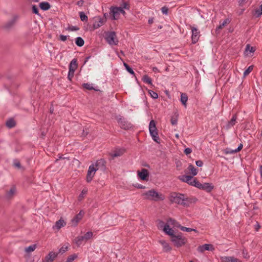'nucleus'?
Returning <instances> with one entry per match:
<instances>
[{"label": "nucleus", "instance_id": "f257e3e1", "mask_svg": "<svg viewBox=\"0 0 262 262\" xmlns=\"http://www.w3.org/2000/svg\"><path fill=\"white\" fill-rule=\"evenodd\" d=\"M159 224L160 227L163 228V232L170 237V241L174 246L181 247L186 244L187 242V238L183 236L181 233L175 234L174 231L167 222L164 224L163 222L160 221Z\"/></svg>", "mask_w": 262, "mask_h": 262}, {"label": "nucleus", "instance_id": "f03ea898", "mask_svg": "<svg viewBox=\"0 0 262 262\" xmlns=\"http://www.w3.org/2000/svg\"><path fill=\"white\" fill-rule=\"evenodd\" d=\"M168 199L171 203H175L183 206H188L191 203L190 199L186 195L177 192L170 193Z\"/></svg>", "mask_w": 262, "mask_h": 262}, {"label": "nucleus", "instance_id": "7ed1b4c3", "mask_svg": "<svg viewBox=\"0 0 262 262\" xmlns=\"http://www.w3.org/2000/svg\"><path fill=\"white\" fill-rule=\"evenodd\" d=\"M142 196L145 200L154 202L163 201L165 199L164 194L162 193L158 192L154 189L143 192L142 194Z\"/></svg>", "mask_w": 262, "mask_h": 262}, {"label": "nucleus", "instance_id": "20e7f679", "mask_svg": "<svg viewBox=\"0 0 262 262\" xmlns=\"http://www.w3.org/2000/svg\"><path fill=\"white\" fill-rule=\"evenodd\" d=\"M100 163V161H97L89 166L86 177V181L88 183H90L92 181L96 171L99 168Z\"/></svg>", "mask_w": 262, "mask_h": 262}, {"label": "nucleus", "instance_id": "39448f33", "mask_svg": "<svg viewBox=\"0 0 262 262\" xmlns=\"http://www.w3.org/2000/svg\"><path fill=\"white\" fill-rule=\"evenodd\" d=\"M149 131L152 140L156 142L159 143L160 139L158 136V129L156 127V122L153 120H151L149 122Z\"/></svg>", "mask_w": 262, "mask_h": 262}, {"label": "nucleus", "instance_id": "423d86ee", "mask_svg": "<svg viewBox=\"0 0 262 262\" xmlns=\"http://www.w3.org/2000/svg\"><path fill=\"white\" fill-rule=\"evenodd\" d=\"M167 222L168 223V225L170 224L172 228H179L183 231L188 232L194 231L196 233L198 232V230L195 229L187 228L181 226L177 221L171 218L168 219L167 220Z\"/></svg>", "mask_w": 262, "mask_h": 262}, {"label": "nucleus", "instance_id": "0eeeda50", "mask_svg": "<svg viewBox=\"0 0 262 262\" xmlns=\"http://www.w3.org/2000/svg\"><path fill=\"white\" fill-rule=\"evenodd\" d=\"M93 236V233L91 231H89L83 236H78L76 237L73 242L78 247H79L83 242L85 243L87 241L92 238Z\"/></svg>", "mask_w": 262, "mask_h": 262}, {"label": "nucleus", "instance_id": "6e6552de", "mask_svg": "<svg viewBox=\"0 0 262 262\" xmlns=\"http://www.w3.org/2000/svg\"><path fill=\"white\" fill-rule=\"evenodd\" d=\"M105 39L107 42L111 45H117L118 43L116 33L114 32H109L105 34Z\"/></svg>", "mask_w": 262, "mask_h": 262}, {"label": "nucleus", "instance_id": "1a4fd4ad", "mask_svg": "<svg viewBox=\"0 0 262 262\" xmlns=\"http://www.w3.org/2000/svg\"><path fill=\"white\" fill-rule=\"evenodd\" d=\"M179 179L182 182H186L191 186L196 187L198 181L196 179H193V177L190 176L183 175L179 177Z\"/></svg>", "mask_w": 262, "mask_h": 262}, {"label": "nucleus", "instance_id": "9d476101", "mask_svg": "<svg viewBox=\"0 0 262 262\" xmlns=\"http://www.w3.org/2000/svg\"><path fill=\"white\" fill-rule=\"evenodd\" d=\"M196 187L200 189H202L203 190L206 191L207 192H211L213 189L214 188V186L209 183H201L199 181H198L196 185Z\"/></svg>", "mask_w": 262, "mask_h": 262}, {"label": "nucleus", "instance_id": "9b49d317", "mask_svg": "<svg viewBox=\"0 0 262 262\" xmlns=\"http://www.w3.org/2000/svg\"><path fill=\"white\" fill-rule=\"evenodd\" d=\"M192 32L191 39L193 43H195L200 37V31L194 27H190Z\"/></svg>", "mask_w": 262, "mask_h": 262}, {"label": "nucleus", "instance_id": "f8f14e48", "mask_svg": "<svg viewBox=\"0 0 262 262\" xmlns=\"http://www.w3.org/2000/svg\"><path fill=\"white\" fill-rule=\"evenodd\" d=\"M112 12L113 14V19H117L118 18V15L122 13L123 15L125 14V11L123 9V8L121 7H115L113 8L112 9Z\"/></svg>", "mask_w": 262, "mask_h": 262}, {"label": "nucleus", "instance_id": "ddd939ff", "mask_svg": "<svg viewBox=\"0 0 262 262\" xmlns=\"http://www.w3.org/2000/svg\"><path fill=\"white\" fill-rule=\"evenodd\" d=\"M105 22V19L100 17H96L94 18V23L93 25V30L96 29L102 26Z\"/></svg>", "mask_w": 262, "mask_h": 262}, {"label": "nucleus", "instance_id": "4468645a", "mask_svg": "<svg viewBox=\"0 0 262 262\" xmlns=\"http://www.w3.org/2000/svg\"><path fill=\"white\" fill-rule=\"evenodd\" d=\"M57 256V253L51 251L42 259V262H53Z\"/></svg>", "mask_w": 262, "mask_h": 262}, {"label": "nucleus", "instance_id": "2eb2a0df", "mask_svg": "<svg viewBox=\"0 0 262 262\" xmlns=\"http://www.w3.org/2000/svg\"><path fill=\"white\" fill-rule=\"evenodd\" d=\"M84 214V212L82 211H80L78 214L75 215L71 221L72 226H77L78 222L82 219Z\"/></svg>", "mask_w": 262, "mask_h": 262}, {"label": "nucleus", "instance_id": "dca6fc26", "mask_svg": "<svg viewBox=\"0 0 262 262\" xmlns=\"http://www.w3.org/2000/svg\"><path fill=\"white\" fill-rule=\"evenodd\" d=\"M16 188L15 186L11 187L9 190L6 191L5 197L8 200L12 199L16 194Z\"/></svg>", "mask_w": 262, "mask_h": 262}, {"label": "nucleus", "instance_id": "f3484780", "mask_svg": "<svg viewBox=\"0 0 262 262\" xmlns=\"http://www.w3.org/2000/svg\"><path fill=\"white\" fill-rule=\"evenodd\" d=\"M214 250L213 246L210 244H204L202 246H200L198 248V251L199 252H203L206 250L213 251Z\"/></svg>", "mask_w": 262, "mask_h": 262}, {"label": "nucleus", "instance_id": "a211bd4d", "mask_svg": "<svg viewBox=\"0 0 262 262\" xmlns=\"http://www.w3.org/2000/svg\"><path fill=\"white\" fill-rule=\"evenodd\" d=\"M159 243L162 246L163 250L164 252H168L171 250V247L169 244L165 240L161 239L159 241Z\"/></svg>", "mask_w": 262, "mask_h": 262}, {"label": "nucleus", "instance_id": "6ab92c4d", "mask_svg": "<svg viewBox=\"0 0 262 262\" xmlns=\"http://www.w3.org/2000/svg\"><path fill=\"white\" fill-rule=\"evenodd\" d=\"M221 262H242L239 259L233 256H223L221 257Z\"/></svg>", "mask_w": 262, "mask_h": 262}, {"label": "nucleus", "instance_id": "aec40b11", "mask_svg": "<svg viewBox=\"0 0 262 262\" xmlns=\"http://www.w3.org/2000/svg\"><path fill=\"white\" fill-rule=\"evenodd\" d=\"M138 176L142 180H146L148 176V171L146 169L143 168L141 171H138Z\"/></svg>", "mask_w": 262, "mask_h": 262}, {"label": "nucleus", "instance_id": "412c9836", "mask_svg": "<svg viewBox=\"0 0 262 262\" xmlns=\"http://www.w3.org/2000/svg\"><path fill=\"white\" fill-rule=\"evenodd\" d=\"M255 48L253 47L250 46V45L248 44L246 45L245 50V55L247 56H251V54L253 53L255 51Z\"/></svg>", "mask_w": 262, "mask_h": 262}, {"label": "nucleus", "instance_id": "4be33fe9", "mask_svg": "<svg viewBox=\"0 0 262 262\" xmlns=\"http://www.w3.org/2000/svg\"><path fill=\"white\" fill-rule=\"evenodd\" d=\"M125 151L124 149H116L111 154V156L112 158L120 157L125 152Z\"/></svg>", "mask_w": 262, "mask_h": 262}, {"label": "nucleus", "instance_id": "5701e85b", "mask_svg": "<svg viewBox=\"0 0 262 262\" xmlns=\"http://www.w3.org/2000/svg\"><path fill=\"white\" fill-rule=\"evenodd\" d=\"M77 60L75 59H73L70 63L69 71L75 72V71L77 69Z\"/></svg>", "mask_w": 262, "mask_h": 262}, {"label": "nucleus", "instance_id": "b1692460", "mask_svg": "<svg viewBox=\"0 0 262 262\" xmlns=\"http://www.w3.org/2000/svg\"><path fill=\"white\" fill-rule=\"evenodd\" d=\"M66 225V222L62 219H60L59 220L56 222L55 227L58 230L61 227L65 226Z\"/></svg>", "mask_w": 262, "mask_h": 262}, {"label": "nucleus", "instance_id": "393cba45", "mask_svg": "<svg viewBox=\"0 0 262 262\" xmlns=\"http://www.w3.org/2000/svg\"><path fill=\"white\" fill-rule=\"evenodd\" d=\"M230 22V20L228 18H226L223 21V23H220V25L217 27L216 28V31L218 30H220V29H223L224 27H225L226 26H227L228 24H229Z\"/></svg>", "mask_w": 262, "mask_h": 262}, {"label": "nucleus", "instance_id": "a878e982", "mask_svg": "<svg viewBox=\"0 0 262 262\" xmlns=\"http://www.w3.org/2000/svg\"><path fill=\"white\" fill-rule=\"evenodd\" d=\"M39 7L43 10H48L50 8V5L48 2H41L39 4Z\"/></svg>", "mask_w": 262, "mask_h": 262}, {"label": "nucleus", "instance_id": "bb28decb", "mask_svg": "<svg viewBox=\"0 0 262 262\" xmlns=\"http://www.w3.org/2000/svg\"><path fill=\"white\" fill-rule=\"evenodd\" d=\"M188 96L187 94L185 93H182L181 95V101L185 106H186Z\"/></svg>", "mask_w": 262, "mask_h": 262}, {"label": "nucleus", "instance_id": "cd10ccee", "mask_svg": "<svg viewBox=\"0 0 262 262\" xmlns=\"http://www.w3.org/2000/svg\"><path fill=\"white\" fill-rule=\"evenodd\" d=\"M188 169L190 171L191 173L192 174V177L196 176L198 173L197 169L191 164L188 166Z\"/></svg>", "mask_w": 262, "mask_h": 262}, {"label": "nucleus", "instance_id": "c85d7f7f", "mask_svg": "<svg viewBox=\"0 0 262 262\" xmlns=\"http://www.w3.org/2000/svg\"><path fill=\"white\" fill-rule=\"evenodd\" d=\"M36 247L37 246L36 244H33L32 245L29 246L28 247H26L25 249V251L27 253H30L31 252L34 251L36 248Z\"/></svg>", "mask_w": 262, "mask_h": 262}, {"label": "nucleus", "instance_id": "c756f323", "mask_svg": "<svg viewBox=\"0 0 262 262\" xmlns=\"http://www.w3.org/2000/svg\"><path fill=\"white\" fill-rule=\"evenodd\" d=\"M243 146V144L242 143H241L238 145V147L236 149H235V150H229L226 151V154H232L237 152L239 151L242 149Z\"/></svg>", "mask_w": 262, "mask_h": 262}, {"label": "nucleus", "instance_id": "7c9ffc66", "mask_svg": "<svg viewBox=\"0 0 262 262\" xmlns=\"http://www.w3.org/2000/svg\"><path fill=\"white\" fill-rule=\"evenodd\" d=\"M84 41L83 39L80 37H78L76 38L75 43L79 47H82L84 45Z\"/></svg>", "mask_w": 262, "mask_h": 262}, {"label": "nucleus", "instance_id": "2f4dec72", "mask_svg": "<svg viewBox=\"0 0 262 262\" xmlns=\"http://www.w3.org/2000/svg\"><path fill=\"white\" fill-rule=\"evenodd\" d=\"M88 192V189L84 188L81 192L80 194L79 195L78 199L79 201H81L84 197L85 195Z\"/></svg>", "mask_w": 262, "mask_h": 262}, {"label": "nucleus", "instance_id": "473e14b6", "mask_svg": "<svg viewBox=\"0 0 262 262\" xmlns=\"http://www.w3.org/2000/svg\"><path fill=\"white\" fill-rule=\"evenodd\" d=\"M262 14V4L260 5L258 8H257L254 11V15L257 17L260 16Z\"/></svg>", "mask_w": 262, "mask_h": 262}, {"label": "nucleus", "instance_id": "72a5a7b5", "mask_svg": "<svg viewBox=\"0 0 262 262\" xmlns=\"http://www.w3.org/2000/svg\"><path fill=\"white\" fill-rule=\"evenodd\" d=\"M6 125L9 128H12L15 126V122L13 119H11L7 121Z\"/></svg>", "mask_w": 262, "mask_h": 262}, {"label": "nucleus", "instance_id": "f704fd0d", "mask_svg": "<svg viewBox=\"0 0 262 262\" xmlns=\"http://www.w3.org/2000/svg\"><path fill=\"white\" fill-rule=\"evenodd\" d=\"M236 119V116H233L232 119H231L230 121L229 122L228 124V127H230L231 126H233L235 124Z\"/></svg>", "mask_w": 262, "mask_h": 262}, {"label": "nucleus", "instance_id": "c9c22d12", "mask_svg": "<svg viewBox=\"0 0 262 262\" xmlns=\"http://www.w3.org/2000/svg\"><path fill=\"white\" fill-rule=\"evenodd\" d=\"M77 257V255L76 254H72L68 256L65 262H73Z\"/></svg>", "mask_w": 262, "mask_h": 262}, {"label": "nucleus", "instance_id": "e433bc0d", "mask_svg": "<svg viewBox=\"0 0 262 262\" xmlns=\"http://www.w3.org/2000/svg\"><path fill=\"white\" fill-rule=\"evenodd\" d=\"M142 79L144 82L147 83L149 84H152L151 79L149 77H148L147 75H144Z\"/></svg>", "mask_w": 262, "mask_h": 262}, {"label": "nucleus", "instance_id": "4c0bfd02", "mask_svg": "<svg viewBox=\"0 0 262 262\" xmlns=\"http://www.w3.org/2000/svg\"><path fill=\"white\" fill-rule=\"evenodd\" d=\"M79 16L81 21H84L88 20V17L84 12H79Z\"/></svg>", "mask_w": 262, "mask_h": 262}, {"label": "nucleus", "instance_id": "58836bf2", "mask_svg": "<svg viewBox=\"0 0 262 262\" xmlns=\"http://www.w3.org/2000/svg\"><path fill=\"white\" fill-rule=\"evenodd\" d=\"M253 66H249L244 72V76L246 77L253 70Z\"/></svg>", "mask_w": 262, "mask_h": 262}, {"label": "nucleus", "instance_id": "ea45409f", "mask_svg": "<svg viewBox=\"0 0 262 262\" xmlns=\"http://www.w3.org/2000/svg\"><path fill=\"white\" fill-rule=\"evenodd\" d=\"M68 248H69L68 245L64 246H62L61 248H60L59 249V253L62 254V253H64L65 252H66L68 250Z\"/></svg>", "mask_w": 262, "mask_h": 262}, {"label": "nucleus", "instance_id": "a19ab883", "mask_svg": "<svg viewBox=\"0 0 262 262\" xmlns=\"http://www.w3.org/2000/svg\"><path fill=\"white\" fill-rule=\"evenodd\" d=\"M82 86L84 88L89 90H94V88L93 87L92 85L90 83H83L82 84Z\"/></svg>", "mask_w": 262, "mask_h": 262}, {"label": "nucleus", "instance_id": "79ce46f5", "mask_svg": "<svg viewBox=\"0 0 262 262\" xmlns=\"http://www.w3.org/2000/svg\"><path fill=\"white\" fill-rule=\"evenodd\" d=\"M149 94H150V96L154 98V99H157L158 97V95L157 93L155 92L154 91L152 90H149L148 91Z\"/></svg>", "mask_w": 262, "mask_h": 262}, {"label": "nucleus", "instance_id": "37998d69", "mask_svg": "<svg viewBox=\"0 0 262 262\" xmlns=\"http://www.w3.org/2000/svg\"><path fill=\"white\" fill-rule=\"evenodd\" d=\"M243 257L245 258L248 259L249 258V254L248 252L245 250H243Z\"/></svg>", "mask_w": 262, "mask_h": 262}, {"label": "nucleus", "instance_id": "c03bdc74", "mask_svg": "<svg viewBox=\"0 0 262 262\" xmlns=\"http://www.w3.org/2000/svg\"><path fill=\"white\" fill-rule=\"evenodd\" d=\"M161 11L163 14L166 15L168 13V9L166 7L164 6L161 8Z\"/></svg>", "mask_w": 262, "mask_h": 262}, {"label": "nucleus", "instance_id": "a18cd8bd", "mask_svg": "<svg viewBox=\"0 0 262 262\" xmlns=\"http://www.w3.org/2000/svg\"><path fill=\"white\" fill-rule=\"evenodd\" d=\"M74 72L69 71L68 78L70 80H71L74 76Z\"/></svg>", "mask_w": 262, "mask_h": 262}, {"label": "nucleus", "instance_id": "49530a36", "mask_svg": "<svg viewBox=\"0 0 262 262\" xmlns=\"http://www.w3.org/2000/svg\"><path fill=\"white\" fill-rule=\"evenodd\" d=\"M32 11L35 14H39L38 9L35 5L32 6Z\"/></svg>", "mask_w": 262, "mask_h": 262}, {"label": "nucleus", "instance_id": "de8ad7c7", "mask_svg": "<svg viewBox=\"0 0 262 262\" xmlns=\"http://www.w3.org/2000/svg\"><path fill=\"white\" fill-rule=\"evenodd\" d=\"M14 24V21H11L8 23H7L6 25V28H10L11 26H12Z\"/></svg>", "mask_w": 262, "mask_h": 262}, {"label": "nucleus", "instance_id": "09e8293b", "mask_svg": "<svg viewBox=\"0 0 262 262\" xmlns=\"http://www.w3.org/2000/svg\"><path fill=\"white\" fill-rule=\"evenodd\" d=\"M191 152H192V150L190 148H186L184 150V152L186 155H188V154H190Z\"/></svg>", "mask_w": 262, "mask_h": 262}, {"label": "nucleus", "instance_id": "8fccbe9b", "mask_svg": "<svg viewBox=\"0 0 262 262\" xmlns=\"http://www.w3.org/2000/svg\"><path fill=\"white\" fill-rule=\"evenodd\" d=\"M196 165L199 167H201L203 166V162L201 160H198L195 162Z\"/></svg>", "mask_w": 262, "mask_h": 262}, {"label": "nucleus", "instance_id": "3c124183", "mask_svg": "<svg viewBox=\"0 0 262 262\" xmlns=\"http://www.w3.org/2000/svg\"><path fill=\"white\" fill-rule=\"evenodd\" d=\"M127 71L132 75H135V73L130 67H128L126 69Z\"/></svg>", "mask_w": 262, "mask_h": 262}, {"label": "nucleus", "instance_id": "603ef678", "mask_svg": "<svg viewBox=\"0 0 262 262\" xmlns=\"http://www.w3.org/2000/svg\"><path fill=\"white\" fill-rule=\"evenodd\" d=\"M67 36L63 35H60V39L63 41H64L67 40Z\"/></svg>", "mask_w": 262, "mask_h": 262}, {"label": "nucleus", "instance_id": "864d4df0", "mask_svg": "<svg viewBox=\"0 0 262 262\" xmlns=\"http://www.w3.org/2000/svg\"><path fill=\"white\" fill-rule=\"evenodd\" d=\"M171 123L172 125H176L177 124V120L176 119L171 118Z\"/></svg>", "mask_w": 262, "mask_h": 262}, {"label": "nucleus", "instance_id": "5fc2aeb1", "mask_svg": "<svg viewBox=\"0 0 262 262\" xmlns=\"http://www.w3.org/2000/svg\"><path fill=\"white\" fill-rule=\"evenodd\" d=\"M123 9H129V8L127 7V4L126 3H124L123 4V7H122Z\"/></svg>", "mask_w": 262, "mask_h": 262}, {"label": "nucleus", "instance_id": "6e6d98bb", "mask_svg": "<svg viewBox=\"0 0 262 262\" xmlns=\"http://www.w3.org/2000/svg\"><path fill=\"white\" fill-rule=\"evenodd\" d=\"M14 165L18 168H19L20 167V164L19 162L15 163Z\"/></svg>", "mask_w": 262, "mask_h": 262}, {"label": "nucleus", "instance_id": "4d7b16f0", "mask_svg": "<svg viewBox=\"0 0 262 262\" xmlns=\"http://www.w3.org/2000/svg\"><path fill=\"white\" fill-rule=\"evenodd\" d=\"M152 71H153L154 72H159V70H158V68H156V67H154V68H152Z\"/></svg>", "mask_w": 262, "mask_h": 262}, {"label": "nucleus", "instance_id": "13d9d810", "mask_svg": "<svg viewBox=\"0 0 262 262\" xmlns=\"http://www.w3.org/2000/svg\"><path fill=\"white\" fill-rule=\"evenodd\" d=\"M259 171H260V177L262 178V165L260 166Z\"/></svg>", "mask_w": 262, "mask_h": 262}, {"label": "nucleus", "instance_id": "bf43d9fd", "mask_svg": "<svg viewBox=\"0 0 262 262\" xmlns=\"http://www.w3.org/2000/svg\"><path fill=\"white\" fill-rule=\"evenodd\" d=\"M245 1H246V0H239V4L241 5L244 4V3L245 2Z\"/></svg>", "mask_w": 262, "mask_h": 262}, {"label": "nucleus", "instance_id": "052dcab7", "mask_svg": "<svg viewBox=\"0 0 262 262\" xmlns=\"http://www.w3.org/2000/svg\"><path fill=\"white\" fill-rule=\"evenodd\" d=\"M123 65H124V66L125 67V69H126L128 67H129L127 63H125V62H124V63H123Z\"/></svg>", "mask_w": 262, "mask_h": 262}, {"label": "nucleus", "instance_id": "680f3d73", "mask_svg": "<svg viewBox=\"0 0 262 262\" xmlns=\"http://www.w3.org/2000/svg\"><path fill=\"white\" fill-rule=\"evenodd\" d=\"M78 28H76V27H73V28L72 29V30H78Z\"/></svg>", "mask_w": 262, "mask_h": 262}, {"label": "nucleus", "instance_id": "e2e57ef3", "mask_svg": "<svg viewBox=\"0 0 262 262\" xmlns=\"http://www.w3.org/2000/svg\"><path fill=\"white\" fill-rule=\"evenodd\" d=\"M152 22H153V20L152 19H150L148 20V23L149 24H151V23H152Z\"/></svg>", "mask_w": 262, "mask_h": 262}, {"label": "nucleus", "instance_id": "0e129e2a", "mask_svg": "<svg viewBox=\"0 0 262 262\" xmlns=\"http://www.w3.org/2000/svg\"><path fill=\"white\" fill-rule=\"evenodd\" d=\"M259 228H260V226L258 224H257V225L256 230H257Z\"/></svg>", "mask_w": 262, "mask_h": 262}, {"label": "nucleus", "instance_id": "69168bd1", "mask_svg": "<svg viewBox=\"0 0 262 262\" xmlns=\"http://www.w3.org/2000/svg\"><path fill=\"white\" fill-rule=\"evenodd\" d=\"M34 2H38L39 0H32Z\"/></svg>", "mask_w": 262, "mask_h": 262}, {"label": "nucleus", "instance_id": "338daca9", "mask_svg": "<svg viewBox=\"0 0 262 262\" xmlns=\"http://www.w3.org/2000/svg\"><path fill=\"white\" fill-rule=\"evenodd\" d=\"M53 110H51V109L50 110V112L51 113H53Z\"/></svg>", "mask_w": 262, "mask_h": 262}, {"label": "nucleus", "instance_id": "774afa93", "mask_svg": "<svg viewBox=\"0 0 262 262\" xmlns=\"http://www.w3.org/2000/svg\"><path fill=\"white\" fill-rule=\"evenodd\" d=\"M143 187L142 186H140V187H139V188H143Z\"/></svg>", "mask_w": 262, "mask_h": 262}]
</instances>
